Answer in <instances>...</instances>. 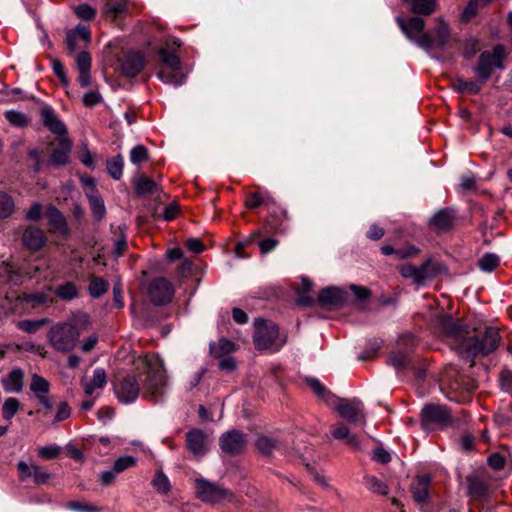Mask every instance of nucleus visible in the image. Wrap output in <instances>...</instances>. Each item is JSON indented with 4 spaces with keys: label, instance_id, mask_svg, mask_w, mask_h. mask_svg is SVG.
<instances>
[{
    "label": "nucleus",
    "instance_id": "1",
    "mask_svg": "<svg viewBox=\"0 0 512 512\" xmlns=\"http://www.w3.org/2000/svg\"><path fill=\"white\" fill-rule=\"evenodd\" d=\"M134 364L136 374H118L112 381L115 396L123 404H131L138 398L141 390L138 377L145 376L144 397L147 395L151 400L160 396L166 385L165 370L157 358L146 355L139 357Z\"/></svg>",
    "mask_w": 512,
    "mask_h": 512
},
{
    "label": "nucleus",
    "instance_id": "2",
    "mask_svg": "<svg viewBox=\"0 0 512 512\" xmlns=\"http://www.w3.org/2000/svg\"><path fill=\"white\" fill-rule=\"evenodd\" d=\"M440 333L455 342V350L465 359L474 360L477 356H486L495 351L500 342L499 331L495 327L474 329L471 335L468 326L451 315L444 314L438 318Z\"/></svg>",
    "mask_w": 512,
    "mask_h": 512
},
{
    "label": "nucleus",
    "instance_id": "3",
    "mask_svg": "<svg viewBox=\"0 0 512 512\" xmlns=\"http://www.w3.org/2000/svg\"><path fill=\"white\" fill-rule=\"evenodd\" d=\"M505 58V48L502 44L495 45L492 51L481 52L477 64L472 68L479 82L484 85L491 78L494 69L503 70Z\"/></svg>",
    "mask_w": 512,
    "mask_h": 512
},
{
    "label": "nucleus",
    "instance_id": "4",
    "mask_svg": "<svg viewBox=\"0 0 512 512\" xmlns=\"http://www.w3.org/2000/svg\"><path fill=\"white\" fill-rule=\"evenodd\" d=\"M80 332L75 325L58 323L50 328L47 338L52 347L60 352H70L78 344Z\"/></svg>",
    "mask_w": 512,
    "mask_h": 512
},
{
    "label": "nucleus",
    "instance_id": "5",
    "mask_svg": "<svg viewBox=\"0 0 512 512\" xmlns=\"http://www.w3.org/2000/svg\"><path fill=\"white\" fill-rule=\"evenodd\" d=\"M420 424L424 430L447 427L452 424L451 409L443 404H425L420 412Z\"/></svg>",
    "mask_w": 512,
    "mask_h": 512
},
{
    "label": "nucleus",
    "instance_id": "6",
    "mask_svg": "<svg viewBox=\"0 0 512 512\" xmlns=\"http://www.w3.org/2000/svg\"><path fill=\"white\" fill-rule=\"evenodd\" d=\"M330 407L350 425L363 426L366 424L364 404L358 398L348 399L336 396V401H333Z\"/></svg>",
    "mask_w": 512,
    "mask_h": 512
},
{
    "label": "nucleus",
    "instance_id": "7",
    "mask_svg": "<svg viewBox=\"0 0 512 512\" xmlns=\"http://www.w3.org/2000/svg\"><path fill=\"white\" fill-rule=\"evenodd\" d=\"M195 488L196 497L205 503L214 504L221 500H227L228 502L236 501V496L231 490L204 478H197L195 480Z\"/></svg>",
    "mask_w": 512,
    "mask_h": 512
},
{
    "label": "nucleus",
    "instance_id": "8",
    "mask_svg": "<svg viewBox=\"0 0 512 512\" xmlns=\"http://www.w3.org/2000/svg\"><path fill=\"white\" fill-rule=\"evenodd\" d=\"M279 338V327L276 323L257 318L255 320V331L253 335V344L257 350H265L276 344Z\"/></svg>",
    "mask_w": 512,
    "mask_h": 512
},
{
    "label": "nucleus",
    "instance_id": "9",
    "mask_svg": "<svg viewBox=\"0 0 512 512\" xmlns=\"http://www.w3.org/2000/svg\"><path fill=\"white\" fill-rule=\"evenodd\" d=\"M248 438L245 433L237 429H231L223 433L219 438L221 451L228 456H238L245 452Z\"/></svg>",
    "mask_w": 512,
    "mask_h": 512
},
{
    "label": "nucleus",
    "instance_id": "10",
    "mask_svg": "<svg viewBox=\"0 0 512 512\" xmlns=\"http://www.w3.org/2000/svg\"><path fill=\"white\" fill-rule=\"evenodd\" d=\"M434 34V37H432L428 32L423 34L421 40L419 41V47L426 51H430L431 49H445L451 36L448 23L442 19H439L434 28Z\"/></svg>",
    "mask_w": 512,
    "mask_h": 512
},
{
    "label": "nucleus",
    "instance_id": "11",
    "mask_svg": "<svg viewBox=\"0 0 512 512\" xmlns=\"http://www.w3.org/2000/svg\"><path fill=\"white\" fill-rule=\"evenodd\" d=\"M148 297L155 306H163L173 299L174 289L172 284L165 278L153 279L148 286Z\"/></svg>",
    "mask_w": 512,
    "mask_h": 512
},
{
    "label": "nucleus",
    "instance_id": "12",
    "mask_svg": "<svg viewBox=\"0 0 512 512\" xmlns=\"http://www.w3.org/2000/svg\"><path fill=\"white\" fill-rule=\"evenodd\" d=\"M347 292L335 286H328L320 290L317 304L321 307L333 310L343 307L347 302Z\"/></svg>",
    "mask_w": 512,
    "mask_h": 512
},
{
    "label": "nucleus",
    "instance_id": "13",
    "mask_svg": "<svg viewBox=\"0 0 512 512\" xmlns=\"http://www.w3.org/2000/svg\"><path fill=\"white\" fill-rule=\"evenodd\" d=\"M457 219L456 210L445 207L438 210L428 221V226L435 232L446 233L454 228Z\"/></svg>",
    "mask_w": 512,
    "mask_h": 512
},
{
    "label": "nucleus",
    "instance_id": "14",
    "mask_svg": "<svg viewBox=\"0 0 512 512\" xmlns=\"http://www.w3.org/2000/svg\"><path fill=\"white\" fill-rule=\"evenodd\" d=\"M396 22L405 36L419 46L422 35L427 33L425 31V20L419 16L410 17L408 20L398 16Z\"/></svg>",
    "mask_w": 512,
    "mask_h": 512
},
{
    "label": "nucleus",
    "instance_id": "15",
    "mask_svg": "<svg viewBox=\"0 0 512 512\" xmlns=\"http://www.w3.org/2000/svg\"><path fill=\"white\" fill-rule=\"evenodd\" d=\"M186 447L194 457H203L208 451V436L201 429H192L186 433Z\"/></svg>",
    "mask_w": 512,
    "mask_h": 512
},
{
    "label": "nucleus",
    "instance_id": "16",
    "mask_svg": "<svg viewBox=\"0 0 512 512\" xmlns=\"http://www.w3.org/2000/svg\"><path fill=\"white\" fill-rule=\"evenodd\" d=\"M431 476L430 475H419L414 478L410 485V492L412 493V498L417 506H421L425 504L427 501H430V486H431Z\"/></svg>",
    "mask_w": 512,
    "mask_h": 512
},
{
    "label": "nucleus",
    "instance_id": "17",
    "mask_svg": "<svg viewBox=\"0 0 512 512\" xmlns=\"http://www.w3.org/2000/svg\"><path fill=\"white\" fill-rule=\"evenodd\" d=\"M145 67V59L139 52H129L120 60V69L124 76L133 78Z\"/></svg>",
    "mask_w": 512,
    "mask_h": 512
},
{
    "label": "nucleus",
    "instance_id": "18",
    "mask_svg": "<svg viewBox=\"0 0 512 512\" xmlns=\"http://www.w3.org/2000/svg\"><path fill=\"white\" fill-rule=\"evenodd\" d=\"M22 242L30 252H38L46 245L47 238L42 229L29 226L23 232Z\"/></svg>",
    "mask_w": 512,
    "mask_h": 512
},
{
    "label": "nucleus",
    "instance_id": "19",
    "mask_svg": "<svg viewBox=\"0 0 512 512\" xmlns=\"http://www.w3.org/2000/svg\"><path fill=\"white\" fill-rule=\"evenodd\" d=\"M72 141L69 138L59 139L58 147L53 149L48 159V164L53 167L67 165L70 162L69 153L72 149Z\"/></svg>",
    "mask_w": 512,
    "mask_h": 512
},
{
    "label": "nucleus",
    "instance_id": "20",
    "mask_svg": "<svg viewBox=\"0 0 512 512\" xmlns=\"http://www.w3.org/2000/svg\"><path fill=\"white\" fill-rule=\"evenodd\" d=\"M41 119L43 125L52 133L60 136L61 138L67 134L65 124L57 117L54 110L45 105L41 108Z\"/></svg>",
    "mask_w": 512,
    "mask_h": 512
},
{
    "label": "nucleus",
    "instance_id": "21",
    "mask_svg": "<svg viewBox=\"0 0 512 512\" xmlns=\"http://www.w3.org/2000/svg\"><path fill=\"white\" fill-rule=\"evenodd\" d=\"M283 443L280 439L267 435H260L255 440V447L264 457H273L274 450H280Z\"/></svg>",
    "mask_w": 512,
    "mask_h": 512
},
{
    "label": "nucleus",
    "instance_id": "22",
    "mask_svg": "<svg viewBox=\"0 0 512 512\" xmlns=\"http://www.w3.org/2000/svg\"><path fill=\"white\" fill-rule=\"evenodd\" d=\"M468 483V494L473 499L481 500L488 495L487 482L478 475L470 474L466 477Z\"/></svg>",
    "mask_w": 512,
    "mask_h": 512
},
{
    "label": "nucleus",
    "instance_id": "23",
    "mask_svg": "<svg viewBox=\"0 0 512 512\" xmlns=\"http://www.w3.org/2000/svg\"><path fill=\"white\" fill-rule=\"evenodd\" d=\"M418 271L422 275L424 285L427 280H431L441 274H445L447 272V267L443 263L433 261L429 258L418 267Z\"/></svg>",
    "mask_w": 512,
    "mask_h": 512
},
{
    "label": "nucleus",
    "instance_id": "24",
    "mask_svg": "<svg viewBox=\"0 0 512 512\" xmlns=\"http://www.w3.org/2000/svg\"><path fill=\"white\" fill-rule=\"evenodd\" d=\"M330 433L335 439L344 440L346 445L353 449H358L360 446L358 437L352 434L349 427L343 423L332 425Z\"/></svg>",
    "mask_w": 512,
    "mask_h": 512
},
{
    "label": "nucleus",
    "instance_id": "25",
    "mask_svg": "<svg viewBox=\"0 0 512 512\" xmlns=\"http://www.w3.org/2000/svg\"><path fill=\"white\" fill-rule=\"evenodd\" d=\"M47 217L49 224L55 230H58L60 234L64 236L70 235V230L67 226V221L63 213L54 205H49L47 208Z\"/></svg>",
    "mask_w": 512,
    "mask_h": 512
},
{
    "label": "nucleus",
    "instance_id": "26",
    "mask_svg": "<svg viewBox=\"0 0 512 512\" xmlns=\"http://www.w3.org/2000/svg\"><path fill=\"white\" fill-rule=\"evenodd\" d=\"M305 382L315 395L323 400L328 406L333 404V401H336V395L326 389V387L317 378L306 377Z\"/></svg>",
    "mask_w": 512,
    "mask_h": 512
},
{
    "label": "nucleus",
    "instance_id": "27",
    "mask_svg": "<svg viewBox=\"0 0 512 512\" xmlns=\"http://www.w3.org/2000/svg\"><path fill=\"white\" fill-rule=\"evenodd\" d=\"M414 361L409 351H402L401 349L392 352L389 356V363L399 371L410 368Z\"/></svg>",
    "mask_w": 512,
    "mask_h": 512
},
{
    "label": "nucleus",
    "instance_id": "28",
    "mask_svg": "<svg viewBox=\"0 0 512 512\" xmlns=\"http://www.w3.org/2000/svg\"><path fill=\"white\" fill-rule=\"evenodd\" d=\"M104 5L102 8V14L115 20L119 15L123 14L127 10V3L125 0H103Z\"/></svg>",
    "mask_w": 512,
    "mask_h": 512
},
{
    "label": "nucleus",
    "instance_id": "29",
    "mask_svg": "<svg viewBox=\"0 0 512 512\" xmlns=\"http://www.w3.org/2000/svg\"><path fill=\"white\" fill-rule=\"evenodd\" d=\"M160 189L159 185L153 179L145 175H140L135 183V193L137 196L154 194Z\"/></svg>",
    "mask_w": 512,
    "mask_h": 512
},
{
    "label": "nucleus",
    "instance_id": "30",
    "mask_svg": "<svg viewBox=\"0 0 512 512\" xmlns=\"http://www.w3.org/2000/svg\"><path fill=\"white\" fill-rule=\"evenodd\" d=\"M483 84L479 82L478 79L466 81L462 78H457L452 87L458 93H467V94H478L482 89Z\"/></svg>",
    "mask_w": 512,
    "mask_h": 512
},
{
    "label": "nucleus",
    "instance_id": "31",
    "mask_svg": "<svg viewBox=\"0 0 512 512\" xmlns=\"http://www.w3.org/2000/svg\"><path fill=\"white\" fill-rule=\"evenodd\" d=\"M436 8V0H412L410 10L417 16H429L435 12Z\"/></svg>",
    "mask_w": 512,
    "mask_h": 512
},
{
    "label": "nucleus",
    "instance_id": "32",
    "mask_svg": "<svg viewBox=\"0 0 512 512\" xmlns=\"http://www.w3.org/2000/svg\"><path fill=\"white\" fill-rule=\"evenodd\" d=\"M54 293L63 301H71L79 296V290L74 282L67 281L58 285Z\"/></svg>",
    "mask_w": 512,
    "mask_h": 512
},
{
    "label": "nucleus",
    "instance_id": "33",
    "mask_svg": "<svg viewBox=\"0 0 512 512\" xmlns=\"http://www.w3.org/2000/svg\"><path fill=\"white\" fill-rule=\"evenodd\" d=\"M179 71L180 70L161 69L157 73V77L166 84L180 86L185 82L186 75Z\"/></svg>",
    "mask_w": 512,
    "mask_h": 512
},
{
    "label": "nucleus",
    "instance_id": "34",
    "mask_svg": "<svg viewBox=\"0 0 512 512\" xmlns=\"http://www.w3.org/2000/svg\"><path fill=\"white\" fill-rule=\"evenodd\" d=\"M234 350L235 344L226 338H220L217 344H210V354L214 358H222Z\"/></svg>",
    "mask_w": 512,
    "mask_h": 512
},
{
    "label": "nucleus",
    "instance_id": "35",
    "mask_svg": "<svg viewBox=\"0 0 512 512\" xmlns=\"http://www.w3.org/2000/svg\"><path fill=\"white\" fill-rule=\"evenodd\" d=\"M109 289V283L102 277L92 276L88 286V291L91 297L100 298Z\"/></svg>",
    "mask_w": 512,
    "mask_h": 512
},
{
    "label": "nucleus",
    "instance_id": "36",
    "mask_svg": "<svg viewBox=\"0 0 512 512\" xmlns=\"http://www.w3.org/2000/svg\"><path fill=\"white\" fill-rule=\"evenodd\" d=\"M86 195L89 200L91 211L95 220L101 221L106 214V208L103 199L97 195V193H86Z\"/></svg>",
    "mask_w": 512,
    "mask_h": 512
},
{
    "label": "nucleus",
    "instance_id": "37",
    "mask_svg": "<svg viewBox=\"0 0 512 512\" xmlns=\"http://www.w3.org/2000/svg\"><path fill=\"white\" fill-rule=\"evenodd\" d=\"M158 55L163 62V64L172 70H180L181 69V61L180 58L172 51L167 48H161L158 51Z\"/></svg>",
    "mask_w": 512,
    "mask_h": 512
},
{
    "label": "nucleus",
    "instance_id": "38",
    "mask_svg": "<svg viewBox=\"0 0 512 512\" xmlns=\"http://www.w3.org/2000/svg\"><path fill=\"white\" fill-rule=\"evenodd\" d=\"M30 390L35 394L36 398L44 394H49L50 384L42 376L33 374L30 382Z\"/></svg>",
    "mask_w": 512,
    "mask_h": 512
},
{
    "label": "nucleus",
    "instance_id": "39",
    "mask_svg": "<svg viewBox=\"0 0 512 512\" xmlns=\"http://www.w3.org/2000/svg\"><path fill=\"white\" fill-rule=\"evenodd\" d=\"M123 166V157L120 154L109 158L106 161L107 172L114 180H119L121 178Z\"/></svg>",
    "mask_w": 512,
    "mask_h": 512
},
{
    "label": "nucleus",
    "instance_id": "40",
    "mask_svg": "<svg viewBox=\"0 0 512 512\" xmlns=\"http://www.w3.org/2000/svg\"><path fill=\"white\" fill-rule=\"evenodd\" d=\"M6 120L13 126L24 128L30 123V118L23 112L8 110L4 113Z\"/></svg>",
    "mask_w": 512,
    "mask_h": 512
},
{
    "label": "nucleus",
    "instance_id": "41",
    "mask_svg": "<svg viewBox=\"0 0 512 512\" xmlns=\"http://www.w3.org/2000/svg\"><path fill=\"white\" fill-rule=\"evenodd\" d=\"M15 209L13 198L6 192L0 191V220L10 217Z\"/></svg>",
    "mask_w": 512,
    "mask_h": 512
},
{
    "label": "nucleus",
    "instance_id": "42",
    "mask_svg": "<svg viewBox=\"0 0 512 512\" xmlns=\"http://www.w3.org/2000/svg\"><path fill=\"white\" fill-rule=\"evenodd\" d=\"M500 264V258L493 253H486L478 260V267L485 272H492Z\"/></svg>",
    "mask_w": 512,
    "mask_h": 512
},
{
    "label": "nucleus",
    "instance_id": "43",
    "mask_svg": "<svg viewBox=\"0 0 512 512\" xmlns=\"http://www.w3.org/2000/svg\"><path fill=\"white\" fill-rule=\"evenodd\" d=\"M399 273L404 278L412 279L416 285L423 286V278L417 266L411 264L402 265L399 268Z\"/></svg>",
    "mask_w": 512,
    "mask_h": 512
},
{
    "label": "nucleus",
    "instance_id": "44",
    "mask_svg": "<svg viewBox=\"0 0 512 512\" xmlns=\"http://www.w3.org/2000/svg\"><path fill=\"white\" fill-rule=\"evenodd\" d=\"M23 377L24 373L20 368L13 369L8 376V382L10 383L11 387H8L7 384L4 383L5 389H11L15 392H20L23 388Z\"/></svg>",
    "mask_w": 512,
    "mask_h": 512
},
{
    "label": "nucleus",
    "instance_id": "45",
    "mask_svg": "<svg viewBox=\"0 0 512 512\" xmlns=\"http://www.w3.org/2000/svg\"><path fill=\"white\" fill-rule=\"evenodd\" d=\"M48 323H50V319L48 318H42L38 320H22L18 323V327L27 333L33 334Z\"/></svg>",
    "mask_w": 512,
    "mask_h": 512
},
{
    "label": "nucleus",
    "instance_id": "46",
    "mask_svg": "<svg viewBox=\"0 0 512 512\" xmlns=\"http://www.w3.org/2000/svg\"><path fill=\"white\" fill-rule=\"evenodd\" d=\"M366 485L369 490L380 495H387L389 492L388 486L375 476L365 477Z\"/></svg>",
    "mask_w": 512,
    "mask_h": 512
},
{
    "label": "nucleus",
    "instance_id": "47",
    "mask_svg": "<svg viewBox=\"0 0 512 512\" xmlns=\"http://www.w3.org/2000/svg\"><path fill=\"white\" fill-rule=\"evenodd\" d=\"M152 485L159 493L162 494H167L171 489L169 479L162 471L156 472L152 480Z\"/></svg>",
    "mask_w": 512,
    "mask_h": 512
},
{
    "label": "nucleus",
    "instance_id": "48",
    "mask_svg": "<svg viewBox=\"0 0 512 512\" xmlns=\"http://www.w3.org/2000/svg\"><path fill=\"white\" fill-rule=\"evenodd\" d=\"M20 403L14 397L7 398L2 407V416L6 420H11L19 410Z\"/></svg>",
    "mask_w": 512,
    "mask_h": 512
},
{
    "label": "nucleus",
    "instance_id": "49",
    "mask_svg": "<svg viewBox=\"0 0 512 512\" xmlns=\"http://www.w3.org/2000/svg\"><path fill=\"white\" fill-rule=\"evenodd\" d=\"M136 458L133 456L125 455L115 460L112 468L117 474L124 472L126 469L135 466Z\"/></svg>",
    "mask_w": 512,
    "mask_h": 512
},
{
    "label": "nucleus",
    "instance_id": "50",
    "mask_svg": "<svg viewBox=\"0 0 512 512\" xmlns=\"http://www.w3.org/2000/svg\"><path fill=\"white\" fill-rule=\"evenodd\" d=\"M398 346L402 351H409L410 354L418 345V341L412 334H403L398 338Z\"/></svg>",
    "mask_w": 512,
    "mask_h": 512
},
{
    "label": "nucleus",
    "instance_id": "51",
    "mask_svg": "<svg viewBox=\"0 0 512 512\" xmlns=\"http://www.w3.org/2000/svg\"><path fill=\"white\" fill-rule=\"evenodd\" d=\"M76 16L85 21H91L95 18L96 10L89 4H80L74 8Z\"/></svg>",
    "mask_w": 512,
    "mask_h": 512
},
{
    "label": "nucleus",
    "instance_id": "52",
    "mask_svg": "<svg viewBox=\"0 0 512 512\" xmlns=\"http://www.w3.org/2000/svg\"><path fill=\"white\" fill-rule=\"evenodd\" d=\"M149 159L148 149L144 145L135 146L130 152V160L134 164L147 161Z\"/></svg>",
    "mask_w": 512,
    "mask_h": 512
},
{
    "label": "nucleus",
    "instance_id": "53",
    "mask_svg": "<svg viewBox=\"0 0 512 512\" xmlns=\"http://www.w3.org/2000/svg\"><path fill=\"white\" fill-rule=\"evenodd\" d=\"M76 64L78 71L91 70L92 59L87 51H81L76 56Z\"/></svg>",
    "mask_w": 512,
    "mask_h": 512
},
{
    "label": "nucleus",
    "instance_id": "54",
    "mask_svg": "<svg viewBox=\"0 0 512 512\" xmlns=\"http://www.w3.org/2000/svg\"><path fill=\"white\" fill-rule=\"evenodd\" d=\"M478 2L479 0H469L468 4L464 8L461 14V20L463 22H469L478 13Z\"/></svg>",
    "mask_w": 512,
    "mask_h": 512
},
{
    "label": "nucleus",
    "instance_id": "55",
    "mask_svg": "<svg viewBox=\"0 0 512 512\" xmlns=\"http://www.w3.org/2000/svg\"><path fill=\"white\" fill-rule=\"evenodd\" d=\"M479 40L474 38L466 39L463 46V56L466 59H471L479 49Z\"/></svg>",
    "mask_w": 512,
    "mask_h": 512
},
{
    "label": "nucleus",
    "instance_id": "56",
    "mask_svg": "<svg viewBox=\"0 0 512 512\" xmlns=\"http://www.w3.org/2000/svg\"><path fill=\"white\" fill-rule=\"evenodd\" d=\"M350 290L353 292L356 299L361 302H364L371 297V290L365 286L351 284Z\"/></svg>",
    "mask_w": 512,
    "mask_h": 512
},
{
    "label": "nucleus",
    "instance_id": "57",
    "mask_svg": "<svg viewBox=\"0 0 512 512\" xmlns=\"http://www.w3.org/2000/svg\"><path fill=\"white\" fill-rule=\"evenodd\" d=\"M22 299L26 303H34L36 305H42L48 301V295H46L43 292H37V293H32V294L24 293Z\"/></svg>",
    "mask_w": 512,
    "mask_h": 512
},
{
    "label": "nucleus",
    "instance_id": "58",
    "mask_svg": "<svg viewBox=\"0 0 512 512\" xmlns=\"http://www.w3.org/2000/svg\"><path fill=\"white\" fill-rule=\"evenodd\" d=\"M52 68L56 76L60 79L61 83L64 86L69 84V80L67 78L64 66L59 59H52Z\"/></svg>",
    "mask_w": 512,
    "mask_h": 512
},
{
    "label": "nucleus",
    "instance_id": "59",
    "mask_svg": "<svg viewBox=\"0 0 512 512\" xmlns=\"http://www.w3.org/2000/svg\"><path fill=\"white\" fill-rule=\"evenodd\" d=\"M60 452H61V448L59 446H57V445H50V446L42 447L39 450V455L43 459L50 460V459L57 458L60 455Z\"/></svg>",
    "mask_w": 512,
    "mask_h": 512
},
{
    "label": "nucleus",
    "instance_id": "60",
    "mask_svg": "<svg viewBox=\"0 0 512 512\" xmlns=\"http://www.w3.org/2000/svg\"><path fill=\"white\" fill-rule=\"evenodd\" d=\"M487 463L492 469L499 471L504 468L506 459L502 454L494 453L488 457Z\"/></svg>",
    "mask_w": 512,
    "mask_h": 512
},
{
    "label": "nucleus",
    "instance_id": "61",
    "mask_svg": "<svg viewBox=\"0 0 512 512\" xmlns=\"http://www.w3.org/2000/svg\"><path fill=\"white\" fill-rule=\"evenodd\" d=\"M67 507L69 509L78 511V512H98L99 508L93 505L85 504L80 501H70L67 503Z\"/></svg>",
    "mask_w": 512,
    "mask_h": 512
},
{
    "label": "nucleus",
    "instance_id": "62",
    "mask_svg": "<svg viewBox=\"0 0 512 512\" xmlns=\"http://www.w3.org/2000/svg\"><path fill=\"white\" fill-rule=\"evenodd\" d=\"M90 382L95 388H102L107 382L105 370L102 368L96 369Z\"/></svg>",
    "mask_w": 512,
    "mask_h": 512
},
{
    "label": "nucleus",
    "instance_id": "63",
    "mask_svg": "<svg viewBox=\"0 0 512 512\" xmlns=\"http://www.w3.org/2000/svg\"><path fill=\"white\" fill-rule=\"evenodd\" d=\"M265 198H263L258 192H253L249 194L248 198L245 200V207L248 209H256L264 204Z\"/></svg>",
    "mask_w": 512,
    "mask_h": 512
},
{
    "label": "nucleus",
    "instance_id": "64",
    "mask_svg": "<svg viewBox=\"0 0 512 512\" xmlns=\"http://www.w3.org/2000/svg\"><path fill=\"white\" fill-rule=\"evenodd\" d=\"M501 388L509 393H512V371L503 370L500 374Z\"/></svg>",
    "mask_w": 512,
    "mask_h": 512
}]
</instances>
